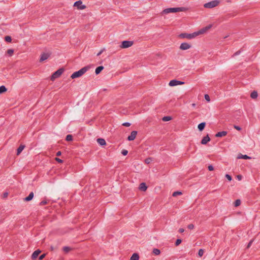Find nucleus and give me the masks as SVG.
<instances>
[{
	"instance_id": "1",
	"label": "nucleus",
	"mask_w": 260,
	"mask_h": 260,
	"mask_svg": "<svg viewBox=\"0 0 260 260\" xmlns=\"http://www.w3.org/2000/svg\"><path fill=\"white\" fill-rule=\"evenodd\" d=\"M89 69H90L89 66L84 67L82 68V69H81L80 70H79V71L73 73L72 74L71 77L72 79H75L76 78L80 77L82 76L84 73H85Z\"/></svg>"
},
{
	"instance_id": "2",
	"label": "nucleus",
	"mask_w": 260,
	"mask_h": 260,
	"mask_svg": "<svg viewBox=\"0 0 260 260\" xmlns=\"http://www.w3.org/2000/svg\"><path fill=\"white\" fill-rule=\"evenodd\" d=\"M184 9L183 7L180 8H167L163 10L162 13L164 14H168L170 13H176L178 12H182Z\"/></svg>"
},
{
	"instance_id": "3",
	"label": "nucleus",
	"mask_w": 260,
	"mask_h": 260,
	"mask_svg": "<svg viewBox=\"0 0 260 260\" xmlns=\"http://www.w3.org/2000/svg\"><path fill=\"white\" fill-rule=\"evenodd\" d=\"M219 4V1L218 0H214L208 3H205L204 5V7L207 9L213 8L217 6Z\"/></svg>"
},
{
	"instance_id": "4",
	"label": "nucleus",
	"mask_w": 260,
	"mask_h": 260,
	"mask_svg": "<svg viewBox=\"0 0 260 260\" xmlns=\"http://www.w3.org/2000/svg\"><path fill=\"white\" fill-rule=\"evenodd\" d=\"M64 69H59L55 72L51 76V80L54 81L56 78H58L63 72Z\"/></svg>"
},
{
	"instance_id": "5",
	"label": "nucleus",
	"mask_w": 260,
	"mask_h": 260,
	"mask_svg": "<svg viewBox=\"0 0 260 260\" xmlns=\"http://www.w3.org/2000/svg\"><path fill=\"white\" fill-rule=\"evenodd\" d=\"M179 37L181 38L191 39L195 38L196 37V34H194V32L192 34L182 33L179 35Z\"/></svg>"
},
{
	"instance_id": "6",
	"label": "nucleus",
	"mask_w": 260,
	"mask_h": 260,
	"mask_svg": "<svg viewBox=\"0 0 260 260\" xmlns=\"http://www.w3.org/2000/svg\"><path fill=\"white\" fill-rule=\"evenodd\" d=\"M134 42L131 41H123L122 42L120 47L121 48H127L133 45Z\"/></svg>"
},
{
	"instance_id": "7",
	"label": "nucleus",
	"mask_w": 260,
	"mask_h": 260,
	"mask_svg": "<svg viewBox=\"0 0 260 260\" xmlns=\"http://www.w3.org/2000/svg\"><path fill=\"white\" fill-rule=\"evenodd\" d=\"M74 6L76 7L79 10H84L86 8L85 5H82V2L81 1L76 2L74 4Z\"/></svg>"
},
{
	"instance_id": "8",
	"label": "nucleus",
	"mask_w": 260,
	"mask_h": 260,
	"mask_svg": "<svg viewBox=\"0 0 260 260\" xmlns=\"http://www.w3.org/2000/svg\"><path fill=\"white\" fill-rule=\"evenodd\" d=\"M184 82L180 81H178L177 80H172L170 81L169 85L170 86H174L178 85H182L183 84Z\"/></svg>"
},
{
	"instance_id": "9",
	"label": "nucleus",
	"mask_w": 260,
	"mask_h": 260,
	"mask_svg": "<svg viewBox=\"0 0 260 260\" xmlns=\"http://www.w3.org/2000/svg\"><path fill=\"white\" fill-rule=\"evenodd\" d=\"M191 47V45L187 43H182L181 44L179 48L181 50H185L189 49Z\"/></svg>"
},
{
	"instance_id": "10",
	"label": "nucleus",
	"mask_w": 260,
	"mask_h": 260,
	"mask_svg": "<svg viewBox=\"0 0 260 260\" xmlns=\"http://www.w3.org/2000/svg\"><path fill=\"white\" fill-rule=\"evenodd\" d=\"M137 135V132L134 131L131 132V135L127 137V140L129 141H133L135 139Z\"/></svg>"
},
{
	"instance_id": "11",
	"label": "nucleus",
	"mask_w": 260,
	"mask_h": 260,
	"mask_svg": "<svg viewBox=\"0 0 260 260\" xmlns=\"http://www.w3.org/2000/svg\"><path fill=\"white\" fill-rule=\"evenodd\" d=\"M50 56V54L48 53H43L41 55L40 58V61L42 62L48 58Z\"/></svg>"
},
{
	"instance_id": "12",
	"label": "nucleus",
	"mask_w": 260,
	"mask_h": 260,
	"mask_svg": "<svg viewBox=\"0 0 260 260\" xmlns=\"http://www.w3.org/2000/svg\"><path fill=\"white\" fill-rule=\"evenodd\" d=\"M41 252V250L40 249H37V250L35 251L31 255V259L32 260L36 259Z\"/></svg>"
},
{
	"instance_id": "13",
	"label": "nucleus",
	"mask_w": 260,
	"mask_h": 260,
	"mask_svg": "<svg viewBox=\"0 0 260 260\" xmlns=\"http://www.w3.org/2000/svg\"><path fill=\"white\" fill-rule=\"evenodd\" d=\"M210 141V138L207 135L206 136L203 137L201 141V144L203 145L206 144L208 142Z\"/></svg>"
},
{
	"instance_id": "14",
	"label": "nucleus",
	"mask_w": 260,
	"mask_h": 260,
	"mask_svg": "<svg viewBox=\"0 0 260 260\" xmlns=\"http://www.w3.org/2000/svg\"><path fill=\"white\" fill-rule=\"evenodd\" d=\"M227 132L226 131H222L220 132H218L216 135L215 137H222L223 136H225L227 135Z\"/></svg>"
},
{
	"instance_id": "15",
	"label": "nucleus",
	"mask_w": 260,
	"mask_h": 260,
	"mask_svg": "<svg viewBox=\"0 0 260 260\" xmlns=\"http://www.w3.org/2000/svg\"><path fill=\"white\" fill-rule=\"evenodd\" d=\"M97 142L99 143V144L101 146H104L106 144V141L105 140V139L103 138H98L97 139Z\"/></svg>"
},
{
	"instance_id": "16",
	"label": "nucleus",
	"mask_w": 260,
	"mask_h": 260,
	"mask_svg": "<svg viewBox=\"0 0 260 260\" xmlns=\"http://www.w3.org/2000/svg\"><path fill=\"white\" fill-rule=\"evenodd\" d=\"M139 188L142 191H145L147 188V186L145 183L143 182L140 183Z\"/></svg>"
},
{
	"instance_id": "17",
	"label": "nucleus",
	"mask_w": 260,
	"mask_h": 260,
	"mask_svg": "<svg viewBox=\"0 0 260 260\" xmlns=\"http://www.w3.org/2000/svg\"><path fill=\"white\" fill-rule=\"evenodd\" d=\"M34 193L33 192H31L28 195V196H27V197H26L25 198H24V200L25 201H26V202H28V201H30V200H31L32 199V198H34Z\"/></svg>"
},
{
	"instance_id": "18",
	"label": "nucleus",
	"mask_w": 260,
	"mask_h": 260,
	"mask_svg": "<svg viewBox=\"0 0 260 260\" xmlns=\"http://www.w3.org/2000/svg\"><path fill=\"white\" fill-rule=\"evenodd\" d=\"M205 125L206 123L205 122L200 123L198 126L199 130L200 131H202L204 129Z\"/></svg>"
},
{
	"instance_id": "19",
	"label": "nucleus",
	"mask_w": 260,
	"mask_h": 260,
	"mask_svg": "<svg viewBox=\"0 0 260 260\" xmlns=\"http://www.w3.org/2000/svg\"><path fill=\"white\" fill-rule=\"evenodd\" d=\"M139 255L137 253H133L130 258V260H139Z\"/></svg>"
},
{
	"instance_id": "20",
	"label": "nucleus",
	"mask_w": 260,
	"mask_h": 260,
	"mask_svg": "<svg viewBox=\"0 0 260 260\" xmlns=\"http://www.w3.org/2000/svg\"><path fill=\"white\" fill-rule=\"evenodd\" d=\"M25 147L24 145H20L17 150V155H18L22 151Z\"/></svg>"
},
{
	"instance_id": "21",
	"label": "nucleus",
	"mask_w": 260,
	"mask_h": 260,
	"mask_svg": "<svg viewBox=\"0 0 260 260\" xmlns=\"http://www.w3.org/2000/svg\"><path fill=\"white\" fill-rule=\"evenodd\" d=\"M103 69H104L103 66H99V67H97L95 71V74L96 75L99 74Z\"/></svg>"
},
{
	"instance_id": "22",
	"label": "nucleus",
	"mask_w": 260,
	"mask_h": 260,
	"mask_svg": "<svg viewBox=\"0 0 260 260\" xmlns=\"http://www.w3.org/2000/svg\"><path fill=\"white\" fill-rule=\"evenodd\" d=\"M237 158H238V159L243 158V159H250L251 157L247 155H242V154H240L238 155Z\"/></svg>"
},
{
	"instance_id": "23",
	"label": "nucleus",
	"mask_w": 260,
	"mask_h": 260,
	"mask_svg": "<svg viewBox=\"0 0 260 260\" xmlns=\"http://www.w3.org/2000/svg\"><path fill=\"white\" fill-rule=\"evenodd\" d=\"M206 31V30L205 28L204 27L197 32H194V34H196V37H197L198 35L204 34Z\"/></svg>"
},
{
	"instance_id": "24",
	"label": "nucleus",
	"mask_w": 260,
	"mask_h": 260,
	"mask_svg": "<svg viewBox=\"0 0 260 260\" xmlns=\"http://www.w3.org/2000/svg\"><path fill=\"white\" fill-rule=\"evenodd\" d=\"M257 93L256 91H253V92H251V94H250V97L252 98V99H256L257 97Z\"/></svg>"
},
{
	"instance_id": "25",
	"label": "nucleus",
	"mask_w": 260,
	"mask_h": 260,
	"mask_svg": "<svg viewBox=\"0 0 260 260\" xmlns=\"http://www.w3.org/2000/svg\"><path fill=\"white\" fill-rule=\"evenodd\" d=\"M7 90V89L5 86L2 85V86H0V94L6 92Z\"/></svg>"
},
{
	"instance_id": "26",
	"label": "nucleus",
	"mask_w": 260,
	"mask_h": 260,
	"mask_svg": "<svg viewBox=\"0 0 260 260\" xmlns=\"http://www.w3.org/2000/svg\"><path fill=\"white\" fill-rule=\"evenodd\" d=\"M153 253L155 254V255H158L160 254V251L159 249H157V248H154L153 249Z\"/></svg>"
},
{
	"instance_id": "27",
	"label": "nucleus",
	"mask_w": 260,
	"mask_h": 260,
	"mask_svg": "<svg viewBox=\"0 0 260 260\" xmlns=\"http://www.w3.org/2000/svg\"><path fill=\"white\" fill-rule=\"evenodd\" d=\"M71 250V248L68 246H64L63 247V250L64 252L67 253Z\"/></svg>"
},
{
	"instance_id": "28",
	"label": "nucleus",
	"mask_w": 260,
	"mask_h": 260,
	"mask_svg": "<svg viewBox=\"0 0 260 260\" xmlns=\"http://www.w3.org/2000/svg\"><path fill=\"white\" fill-rule=\"evenodd\" d=\"M66 140L67 141H71L73 140V137L71 135H68L66 136Z\"/></svg>"
},
{
	"instance_id": "29",
	"label": "nucleus",
	"mask_w": 260,
	"mask_h": 260,
	"mask_svg": "<svg viewBox=\"0 0 260 260\" xmlns=\"http://www.w3.org/2000/svg\"><path fill=\"white\" fill-rule=\"evenodd\" d=\"M241 204V201L239 199H237L235 201V202H234V206L235 207H238Z\"/></svg>"
},
{
	"instance_id": "30",
	"label": "nucleus",
	"mask_w": 260,
	"mask_h": 260,
	"mask_svg": "<svg viewBox=\"0 0 260 260\" xmlns=\"http://www.w3.org/2000/svg\"><path fill=\"white\" fill-rule=\"evenodd\" d=\"M162 119L164 121H168L171 120L172 118L170 116H164Z\"/></svg>"
},
{
	"instance_id": "31",
	"label": "nucleus",
	"mask_w": 260,
	"mask_h": 260,
	"mask_svg": "<svg viewBox=\"0 0 260 260\" xmlns=\"http://www.w3.org/2000/svg\"><path fill=\"white\" fill-rule=\"evenodd\" d=\"M7 53L9 56H12L14 53V50L11 49H8L7 51Z\"/></svg>"
},
{
	"instance_id": "32",
	"label": "nucleus",
	"mask_w": 260,
	"mask_h": 260,
	"mask_svg": "<svg viewBox=\"0 0 260 260\" xmlns=\"http://www.w3.org/2000/svg\"><path fill=\"white\" fill-rule=\"evenodd\" d=\"M5 40L6 42H11L12 41L11 37L9 36H6L5 38Z\"/></svg>"
},
{
	"instance_id": "33",
	"label": "nucleus",
	"mask_w": 260,
	"mask_h": 260,
	"mask_svg": "<svg viewBox=\"0 0 260 260\" xmlns=\"http://www.w3.org/2000/svg\"><path fill=\"white\" fill-rule=\"evenodd\" d=\"M182 194V192L180 191H175L173 193V197H176L178 195H181Z\"/></svg>"
},
{
	"instance_id": "34",
	"label": "nucleus",
	"mask_w": 260,
	"mask_h": 260,
	"mask_svg": "<svg viewBox=\"0 0 260 260\" xmlns=\"http://www.w3.org/2000/svg\"><path fill=\"white\" fill-rule=\"evenodd\" d=\"M203 254L204 250L202 249H200L198 252V255H199V256L201 257L202 256H203Z\"/></svg>"
},
{
	"instance_id": "35",
	"label": "nucleus",
	"mask_w": 260,
	"mask_h": 260,
	"mask_svg": "<svg viewBox=\"0 0 260 260\" xmlns=\"http://www.w3.org/2000/svg\"><path fill=\"white\" fill-rule=\"evenodd\" d=\"M182 242V240L180 239H177V240L176 241V242H175V245L176 246H178Z\"/></svg>"
},
{
	"instance_id": "36",
	"label": "nucleus",
	"mask_w": 260,
	"mask_h": 260,
	"mask_svg": "<svg viewBox=\"0 0 260 260\" xmlns=\"http://www.w3.org/2000/svg\"><path fill=\"white\" fill-rule=\"evenodd\" d=\"M121 153H122V154L123 155L125 156V155H126L127 154V153H128V151H127V150H126L123 149V150H122V151H121Z\"/></svg>"
},
{
	"instance_id": "37",
	"label": "nucleus",
	"mask_w": 260,
	"mask_h": 260,
	"mask_svg": "<svg viewBox=\"0 0 260 260\" xmlns=\"http://www.w3.org/2000/svg\"><path fill=\"white\" fill-rule=\"evenodd\" d=\"M151 161H152V159H151V158H146V159L145 160V163H146V164H149Z\"/></svg>"
},
{
	"instance_id": "38",
	"label": "nucleus",
	"mask_w": 260,
	"mask_h": 260,
	"mask_svg": "<svg viewBox=\"0 0 260 260\" xmlns=\"http://www.w3.org/2000/svg\"><path fill=\"white\" fill-rule=\"evenodd\" d=\"M47 204V202L46 200H43L40 203V205L43 206Z\"/></svg>"
},
{
	"instance_id": "39",
	"label": "nucleus",
	"mask_w": 260,
	"mask_h": 260,
	"mask_svg": "<svg viewBox=\"0 0 260 260\" xmlns=\"http://www.w3.org/2000/svg\"><path fill=\"white\" fill-rule=\"evenodd\" d=\"M253 240H254L253 239H252V240H251L249 241V242L248 243V245H247V248H249L251 246V245L252 243H253Z\"/></svg>"
},
{
	"instance_id": "40",
	"label": "nucleus",
	"mask_w": 260,
	"mask_h": 260,
	"mask_svg": "<svg viewBox=\"0 0 260 260\" xmlns=\"http://www.w3.org/2000/svg\"><path fill=\"white\" fill-rule=\"evenodd\" d=\"M225 177L228 179L229 181H231L232 180V177L231 175L229 174L225 175Z\"/></svg>"
},
{
	"instance_id": "41",
	"label": "nucleus",
	"mask_w": 260,
	"mask_h": 260,
	"mask_svg": "<svg viewBox=\"0 0 260 260\" xmlns=\"http://www.w3.org/2000/svg\"><path fill=\"white\" fill-rule=\"evenodd\" d=\"M205 99L207 102H209L210 101V96L208 94L205 95Z\"/></svg>"
},
{
	"instance_id": "42",
	"label": "nucleus",
	"mask_w": 260,
	"mask_h": 260,
	"mask_svg": "<svg viewBox=\"0 0 260 260\" xmlns=\"http://www.w3.org/2000/svg\"><path fill=\"white\" fill-rule=\"evenodd\" d=\"M46 256V254L45 253H44L42 255H41L39 257V260H42Z\"/></svg>"
},
{
	"instance_id": "43",
	"label": "nucleus",
	"mask_w": 260,
	"mask_h": 260,
	"mask_svg": "<svg viewBox=\"0 0 260 260\" xmlns=\"http://www.w3.org/2000/svg\"><path fill=\"white\" fill-rule=\"evenodd\" d=\"M55 159V160L56 161H57L59 163H62L63 162V160L62 159L58 158V157H56Z\"/></svg>"
},
{
	"instance_id": "44",
	"label": "nucleus",
	"mask_w": 260,
	"mask_h": 260,
	"mask_svg": "<svg viewBox=\"0 0 260 260\" xmlns=\"http://www.w3.org/2000/svg\"><path fill=\"white\" fill-rule=\"evenodd\" d=\"M187 228L190 230H192L194 228V225L193 224H189L188 225Z\"/></svg>"
},
{
	"instance_id": "45",
	"label": "nucleus",
	"mask_w": 260,
	"mask_h": 260,
	"mask_svg": "<svg viewBox=\"0 0 260 260\" xmlns=\"http://www.w3.org/2000/svg\"><path fill=\"white\" fill-rule=\"evenodd\" d=\"M123 126L128 127L131 125V123L129 122H124L122 124Z\"/></svg>"
},
{
	"instance_id": "46",
	"label": "nucleus",
	"mask_w": 260,
	"mask_h": 260,
	"mask_svg": "<svg viewBox=\"0 0 260 260\" xmlns=\"http://www.w3.org/2000/svg\"><path fill=\"white\" fill-rule=\"evenodd\" d=\"M234 127L236 129H237V130H238V131H240V130L241 129V128L240 126H237V125H235L234 126Z\"/></svg>"
},
{
	"instance_id": "47",
	"label": "nucleus",
	"mask_w": 260,
	"mask_h": 260,
	"mask_svg": "<svg viewBox=\"0 0 260 260\" xmlns=\"http://www.w3.org/2000/svg\"><path fill=\"white\" fill-rule=\"evenodd\" d=\"M208 170L209 171H213L214 170V167L212 165H210L208 166Z\"/></svg>"
},
{
	"instance_id": "48",
	"label": "nucleus",
	"mask_w": 260,
	"mask_h": 260,
	"mask_svg": "<svg viewBox=\"0 0 260 260\" xmlns=\"http://www.w3.org/2000/svg\"><path fill=\"white\" fill-rule=\"evenodd\" d=\"M212 27V25L210 24L208 26H207L206 27H205V29L206 30V31H207L208 29H209L210 28H211Z\"/></svg>"
},
{
	"instance_id": "49",
	"label": "nucleus",
	"mask_w": 260,
	"mask_h": 260,
	"mask_svg": "<svg viewBox=\"0 0 260 260\" xmlns=\"http://www.w3.org/2000/svg\"><path fill=\"white\" fill-rule=\"evenodd\" d=\"M240 53H241L240 50H239V51H237L236 52H235V53L234 54L233 56L238 55L240 54Z\"/></svg>"
},
{
	"instance_id": "50",
	"label": "nucleus",
	"mask_w": 260,
	"mask_h": 260,
	"mask_svg": "<svg viewBox=\"0 0 260 260\" xmlns=\"http://www.w3.org/2000/svg\"><path fill=\"white\" fill-rule=\"evenodd\" d=\"M104 49L101 50L98 54H97V56H100L104 51Z\"/></svg>"
},
{
	"instance_id": "51",
	"label": "nucleus",
	"mask_w": 260,
	"mask_h": 260,
	"mask_svg": "<svg viewBox=\"0 0 260 260\" xmlns=\"http://www.w3.org/2000/svg\"><path fill=\"white\" fill-rule=\"evenodd\" d=\"M237 177L239 180H241L242 179V176L240 175H238L237 176Z\"/></svg>"
},
{
	"instance_id": "52",
	"label": "nucleus",
	"mask_w": 260,
	"mask_h": 260,
	"mask_svg": "<svg viewBox=\"0 0 260 260\" xmlns=\"http://www.w3.org/2000/svg\"><path fill=\"white\" fill-rule=\"evenodd\" d=\"M184 230L182 228H180L179 230V232L181 233L184 232Z\"/></svg>"
},
{
	"instance_id": "53",
	"label": "nucleus",
	"mask_w": 260,
	"mask_h": 260,
	"mask_svg": "<svg viewBox=\"0 0 260 260\" xmlns=\"http://www.w3.org/2000/svg\"><path fill=\"white\" fill-rule=\"evenodd\" d=\"M61 154V151H58V152L56 153V155H57V156H60Z\"/></svg>"
},
{
	"instance_id": "54",
	"label": "nucleus",
	"mask_w": 260,
	"mask_h": 260,
	"mask_svg": "<svg viewBox=\"0 0 260 260\" xmlns=\"http://www.w3.org/2000/svg\"><path fill=\"white\" fill-rule=\"evenodd\" d=\"M191 106L193 107H194L196 106V104L194 103H193L191 104Z\"/></svg>"
},
{
	"instance_id": "55",
	"label": "nucleus",
	"mask_w": 260,
	"mask_h": 260,
	"mask_svg": "<svg viewBox=\"0 0 260 260\" xmlns=\"http://www.w3.org/2000/svg\"><path fill=\"white\" fill-rule=\"evenodd\" d=\"M7 196H8V193L6 192V193H4V196L5 197H7Z\"/></svg>"
}]
</instances>
